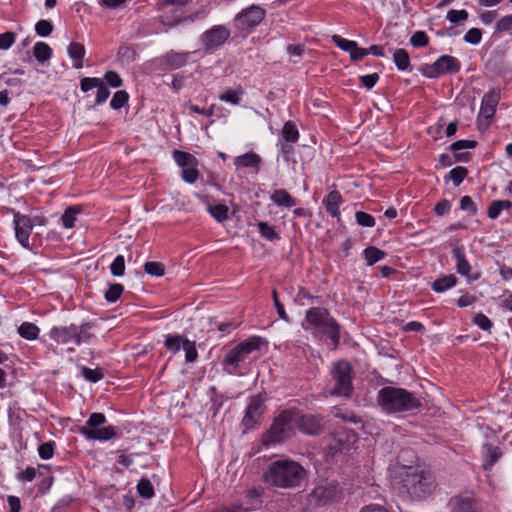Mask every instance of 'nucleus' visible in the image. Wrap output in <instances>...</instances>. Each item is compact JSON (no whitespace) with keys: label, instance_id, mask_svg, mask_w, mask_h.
Segmentation results:
<instances>
[{"label":"nucleus","instance_id":"19","mask_svg":"<svg viewBox=\"0 0 512 512\" xmlns=\"http://www.w3.org/2000/svg\"><path fill=\"white\" fill-rule=\"evenodd\" d=\"M482 454L484 458L483 468L489 470L500 459L502 451L498 446L485 443L482 447Z\"/></svg>","mask_w":512,"mask_h":512},{"label":"nucleus","instance_id":"11","mask_svg":"<svg viewBox=\"0 0 512 512\" xmlns=\"http://www.w3.org/2000/svg\"><path fill=\"white\" fill-rule=\"evenodd\" d=\"M342 490L338 483L331 482L316 486L308 496L311 506L322 507L341 498Z\"/></svg>","mask_w":512,"mask_h":512},{"label":"nucleus","instance_id":"62","mask_svg":"<svg viewBox=\"0 0 512 512\" xmlns=\"http://www.w3.org/2000/svg\"><path fill=\"white\" fill-rule=\"evenodd\" d=\"M104 79L108 85L114 88H118L122 85V79L119 74L115 71H108L104 75Z\"/></svg>","mask_w":512,"mask_h":512},{"label":"nucleus","instance_id":"60","mask_svg":"<svg viewBox=\"0 0 512 512\" xmlns=\"http://www.w3.org/2000/svg\"><path fill=\"white\" fill-rule=\"evenodd\" d=\"M476 145L477 142L473 140H458L452 143L449 149L453 152H457L463 149H473Z\"/></svg>","mask_w":512,"mask_h":512},{"label":"nucleus","instance_id":"21","mask_svg":"<svg viewBox=\"0 0 512 512\" xmlns=\"http://www.w3.org/2000/svg\"><path fill=\"white\" fill-rule=\"evenodd\" d=\"M452 256L456 260L457 273L463 276H469L471 272V265L466 259L463 247H454L452 250Z\"/></svg>","mask_w":512,"mask_h":512},{"label":"nucleus","instance_id":"27","mask_svg":"<svg viewBox=\"0 0 512 512\" xmlns=\"http://www.w3.org/2000/svg\"><path fill=\"white\" fill-rule=\"evenodd\" d=\"M457 283V278L450 274V275H444L438 279H436L433 283H432V289L435 291V292H438V293H441V292H444L452 287H454Z\"/></svg>","mask_w":512,"mask_h":512},{"label":"nucleus","instance_id":"17","mask_svg":"<svg viewBox=\"0 0 512 512\" xmlns=\"http://www.w3.org/2000/svg\"><path fill=\"white\" fill-rule=\"evenodd\" d=\"M229 35L230 32L225 27L215 26L203 34L202 42L206 48H217L229 38Z\"/></svg>","mask_w":512,"mask_h":512},{"label":"nucleus","instance_id":"24","mask_svg":"<svg viewBox=\"0 0 512 512\" xmlns=\"http://www.w3.org/2000/svg\"><path fill=\"white\" fill-rule=\"evenodd\" d=\"M271 201L280 207L291 208L297 204V200L293 198L285 189L275 190L271 196Z\"/></svg>","mask_w":512,"mask_h":512},{"label":"nucleus","instance_id":"46","mask_svg":"<svg viewBox=\"0 0 512 512\" xmlns=\"http://www.w3.org/2000/svg\"><path fill=\"white\" fill-rule=\"evenodd\" d=\"M468 174L465 167L458 166L449 172L450 179L453 181L454 186H459Z\"/></svg>","mask_w":512,"mask_h":512},{"label":"nucleus","instance_id":"53","mask_svg":"<svg viewBox=\"0 0 512 512\" xmlns=\"http://www.w3.org/2000/svg\"><path fill=\"white\" fill-rule=\"evenodd\" d=\"M356 222L363 227H373L375 225V219L372 215L363 212L357 211L355 213Z\"/></svg>","mask_w":512,"mask_h":512},{"label":"nucleus","instance_id":"14","mask_svg":"<svg viewBox=\"0 0 512 512\" xmlns=\"http://www.w3.org/2000/svg\"><path fill=\"white\" fill-rule=\"evenodd\" d=\"M265 410L264 400L260 395H254L250 398L246 407L242 424L245 429L254 428L260 421Z\"/></svg>","mask_w":512,"mask_h":512},{"label":"nucleus","instance_id":"5","mask_svg":"<svg viewBox=\"0 0 512 512\" xmlns=\"http://www.w3.org/2000/svg\"><path fill=\"white\" fill-rule=\"evenodd\" d=\"M401 475L403 488L411 497L421 498L432 493L434 480L429 472L407 467Z\"/></svg>","mask_w":512,"mask_h":512},{"label":"nucleus","instance_id":"26","mask_svg":"<svg viewBox=\"0 0 512 512\" xmlns=\"http://www.w3.org/2000/svg\"><path fill=\"white\" fill-rule=\"evenodd\" d=\"M18 333L22 338L33 341L39 337L40 329L32 322H23L18 327Z\"/></svg>","mask_w":512,"mask_h":512},{"label":"nucleus","instance_id":"44","mask_svg":"<svg viewBox=\"0 0 512 512\" xmlns=\"http://www.w3.org/2000/svg\"><path fill=\"white\" fill-rule=\"evenodd\" d=\"M468 12L464 9L454 10L451 9L447 12L446 18L453 24H458L461 22H465L468 19Z\"/></svg>","mask_w":512,"mask_h":512},{"label":"nucleus","instance_id":"3","mask_svg":"<svg viewBox=\"0 0 512 512\" xmlns=\"http://www.w3.org/2000/svg\"><path fill=\"white\" fill-rule=\"evenodd\" d=\"M377 403L386 413H401L418 409L420 400L410 391L393 386H386L379 390Z\"/></svg>","mask_w":512,"mask_h":512},{"label":"nucleus","instance_id":"32","mask_svg":"<svg viewBox=\"0 0 512 512\" xmlns=\"http://www.w3.org/2000/svg\"><path fill=\"white\" fill-rule=\"evenodd\" d=\"M173 158L176 164L182 167V169L191 165H197V159L192 154L184 151L174 150Z\"/></svg>","mask_w":512,"mask_h":512},{"label":"nucleus","instance_id":"47","mask_svg":"<svg viewBox=\"0 0 512 512\" xmlns=\"http://www.w3.org/2000/svg\"><path fill=\"white\" fill-rule=\"evenodd\" d=\"M333 43L341 50L350 53L351 49H355L356 41L345 39L339 35L332 36Z\"/></svg>","mask_w":512,"mask_h":512},{"label":"nucleus","instance_id":"40","mask_svg":"<svg viewBox=\"0 0 512 512\" xmlns=\"http://www.w3.org/2000/svg\"><path fill=\"white\" fill-rule=\"evenodd\" d=\"M242 95H243V91L241 89H239V90L228 89L219 96V99L221 101H225V102L231 103L233 105H238L241 101Z\"/></svg>","mask_w":512,"mask_h":512},{"label":"nucleus","instance_id":"4","mask_svg":"<svg viewBox=\"0 0 512 512\" xmlns=\"http://www.w3.org/2000/svg\"><path fill=\"white\" fill-rule=\"evenodd\" d=\"M296 409L281 411L274 419L270 428L263 434L262 443L265 446L282 443L293 436Z\"/></svg>","mask_w":512,"mask_h":512},{"label":"nucleus","instance_id":"28","mask_svg":"<svg viewBox=\"0 0 512 512\" xmlns=\"http://www.w3.org/2000/svg\"><path fill=\"white\" fill-rule=\"evenodd\" d=\"M261 163V158L255 153H246L238 156L234 160V164L237 167H255L258 169Z\"/></svg>","mask_w":512,"mask_h":512},{"label":"nucleus","instance_id":"63","mask_svg":"<svg viewBox=\"0 0 512 512\" xmlns=\"http://www.w3.org/2000/svg\"><path fill=\"white\" fill-rule=\"evenodd\" d=\"M110 95V91L107 86L101 81L100 85L97 86L96 101L97 105L104 103Z\"/></svg>","mask_w":512,"mask_h":512},{"label":"nucleus","instance_id":"23","mask_svg":"<svg viewBox=\"0 0 512 512\" xmlns=\"http://www.w3.org/2000/svg\"><path fill=\"white\" fill-rule=\"evenodd\" d=\"M67 53L73 60V67L75 69H81L83 67V58L86 53L84 45L78 42H72L67 48Z\"/></svg>","mask_w":512,"mask_h":512},{"label":"nucleus","instance_id":"12","mask_svg":"<svg viewBox=\"0 0 512 512\" xmlns=\"http://www.w3.org/2000/svg\"><path fill=\"white\" fill-rule=\"evenodd\" d=\"M499 101L500 90L498 89H492L483 96L477 117V125L480 130L486 129L490 125V120L495 115Z\"/></svg>","mask_w":512,"mask_h":512},{"label":"nucleus","instance_id":"55","mask_svg":"<svg viewBox=\"0 0 512 512\" xmlns=\"http://www.w3.org/2000/svg\"><path fill=\"white\" fill-rule=\"evenodd\" d=\"M473 323L484 331H490L493 326L491 320L483 313L476 314Z\"/></svg>","mask_w":512,"mask_h":512},{"label":"nucleus","instance_id":"22","mask_svg":"<svg viewBox=\"0 0 512 512\" xmlns=\"http://www.w3.org/2000/svg\"><path fill=\"white\" fill-rule=\"evenodd\" d=\"M343 202L342 196L339 191L333 190L329 192L326 199L324 200V205L326 211L334 218L340 217L339 206Z\"/></svg>","mask_w":512,"mask_h":512},{"label":"nucleus","instance_id":"15","mask_svg":"<svg viewBox=\"0 0 512 512\" xmlns=\"http://www.w3.org/2000/svg\"><path fill=\"white\" fill-rule=\"evenodd\" d=\"M13 226L17 241L24 248L30 249L29 238L34 227L32 218L28 215L15 213V219H13Z\"/></svg>","mask_w":512,"mask_h":512},{"label":"nucleus","instance_id":"39","mask_svg":"<svg viewBox=\"0 0 512 512\" xmlns=\"http://www.w3.org/2000/svg\"><path fill=\"white\" fill-rule=\"evenodd\" d=\"M124 291V287L120 283L111 284L108 290L105 292L104 297L107 302L114 303L116 302Z\"/></svg>","mask_w":512,"mask_h":512},{"label":"nucleus","instance_id":"7","mask_svg":"<svg viewBox=\"0 0 512 512\" xmlns=\"http://www.w3.org/2000/svg\"><path fill=\"white\" fill-rule=\"evenodd\" d=\"M331 375L335 385L333 389L330 390V395L350 397L353 391V369L351 364L345 360L335 362L333 364Z\"/></svg>","mask_w":512,"mask_h":512},{"label":"nucleus","instance_id":"34","mask_svg":"<svg viewBox=\"0 0 512 512\" xmlns=\"http://www.w3.org/2000/svg\"><path fill=\"white\" fill-rule=\"evenodd\" d=\"M282 137L286 142L295 143L299 139V131L292 121H287L282 128Z\"/></svg>","mask_w":512,"mask_h":512},{"label":"nucleus","instance_id":"61","mask_svg":"<svg viewBox=\"0 0 512 512\" xmlns=\"http://www.w3.org/2000/svg\"><path fill=\"white\" fill-rule=\"evenodd\" d=\"M15 38V34L10 31L0 34V50L9 49L15 42Z\"/></svg>","mask_w":512,"mask_h":512},{"label":"nucleus","instance_id":"38","mask_svg":"<svg viewBox=\"0 0 512 512\" xmlns=\"http://www.w3.org/2000/svg\"><path fill=\"white\" fill-rule=\"evenodd\" d=\"M137 491L143 498L150 499L154 496V488L148 478H141L137 484Z\"/></svg>","mask_w":512,"mask_h":512},{"label":"nucleus","instance_id":"31","mask_svg":"<svg viewBox=\"0 0 512 512\" xmlns=\"http://www.w3.org/2000/svg\"><path fill=\"white\" fill-rule=\"evenodd\" d=\"M186 338L182 335L168 334L165 336L164 346L173 354H176L183 347Z\"/></svg>","mask_w":512,"mask_h":512},{"label":"nucleus","instance_id":"20","mask_svg":"<svg viewBox=\"0 0 512 512\" xmlns=\"http://www.w3.org/2000/svg\"><path fill=\"white\" fill-rule=\"evenodd\" d=\"M189 55V52L170 51L163 57V63L171 70L179 69L187 64Z\"/></svg>","mask_w":512,"mask_h":512},{"label":"nucleus","instance_id":"8","mask_svg":"<svg viewBox=\"0 0 512 512\" xmlns=\"http://www.w3.org/2000/svg\"><path fill=\"white\" fill-rule=\"evenodd\" d=\"M106 423V417L103 413H92L86 426L79 428V433L88 440L107 441L116 436V429L113 426L100 427Z\"/></svg>","mask_w":512,"mask_h":512},{"label":"nucleus","instance_id":"16","mask_svg":"<svg viewBox=\"0 0 512 512\" xmlns=\"http://www.w3.org/2000/svg\"><path fill=\"white\" fill-rule=\"evenodd\" d=\"M294 426L307 435H319L323 432L322 418L312 414L300 415L296 410Z\"/></svg>","mask_w":512,"mask_h":512},{"label":"nucleus","instance_id":"2","mask_svg":"<svg viewBox=\"0 0 512 512\" xmlns=\"http://www.w3.org/2000/svg\"><path fill=\"white\" fill-rule=\"evenodd\" d=\"M302 328L311 331L317 338L328 337L333 347L340 342V325L330 315L329 311L322 307H312L306 311L302 321Z\"/></svg>","mask_w":512,"mask_h":512},{"label":"nucleus","instance_id":"45","mask_svg":"<svg viewBox=\"0 0 512 512\" xmlns=\"http://www.w3.org/2000/svg\"><path fill=\"white\" fill-rule=\"evenodd\" d=\"M182 348L185 351V360L187 362H194L197 360L198 352L194 341L186 339Z\"/></svg>","mask_w":512,"mask_h":512},{"label":"nucleus","instance_id":"58","mask_svg":"<svg viewBox=\"0 0 512 512\" xmlns=\"http://www.w3.org/2000/svg\"><path fill=\"white\" fill-rule=\"evenodd\" d=\"M272 298H273V302H274V306L277 310V313L279 315V317L284 320L285 322L289 323L290 322V318L289 316L287 315L285 309H284V305L280 302L279 298H278V293L276 290H273L272 291Z\"/></svg>","mask_w":512,"mask_h":512},{"label":"nucleus","instance_id":"48","mask_svg":"<svg viewBox=\"0 0 512 512\" xmlns=\"http://www.w3.org/2000/svg\"><path fill=\"white\" fill-rule=\"evenodd\" d=\"M495 31L499 33L507 32L512 36V14L502 17L497 21Z\"/></svg>","mask_w":512,"mask_h":512},{"label":"nucleus","instance_id":"25","mask_svg":"<svg viewBox=\"0 0 512 512\" xmlns=\"http://www.w3.org/2000/svg\"><path fill=\"white\" fill-rule=\"evenodd\" d=\"M393 61L400 71L411 70L409 53L402 48H398L393 53Z\"/></svg>","mask_w":512,"mask_h":512},{"label":"nucleus","instance_id":"36","mask_svg":"<svg viewBox=\"0 0 512 512\" xmlns=\"http://www.w3.org/2000/svg\"><path fill=\"white\" fill-rule=\"evenodd\" d=\"M257 227L259 229V233L261 234V236L269 241H275L280 238L275 228L269 225L267 222H259L257 224Z\"/></svg>","mask_w":512,"mask_h":512},{"label":"nucleus","instance_id":"50","mask_svg":"<svg viewBox=\"0 0 512 512\" xmlns=\"http://www.w3.org/2000/svg\"><path fill=\"white\" fill-rule=\"evenodd\" d=\"M53 31V25L48 20H39L35 25V32L40 37H47Z\"/></svg>","mask_w":512,"mask_h":512},{"label":"nucleus","instance_id":"35","mask_svg":"<svg viewBox=\"0 0 512 512\" xmlns=\"http://www.w3.org/2000/svg\"><path fill=\"white\" fill-rule=\"evenodd\" d=\"M207 210L218 222H224L228 219L229 209L225 204L209 205Z\"/></svg>","mask_w":512,"mask_h":512},{"label":"nucleus","instance_id":"57","mask_svg":"<svg viewBox=\"0 0 512 512\" xmlns=\"http://www.w3.org/2000/svg\"><path fill=\"white\" fill-rule=\"evenodd\" d=\"M102 79L96 77H84L80 81V88L83 92H87L100 85Z\"/></svg>","mask_w":512,"mask_h":512},{"label":"nucleus","instance_id":"29","mask_svg":"<svg viewBox=\"0 0 512 512\" xmlns=\"http://www.w3.org/2000/svg\"><path fill=\"white\" fill-rule=\"evenodd\" d=\"M511 207L512 202L509 200H494L488 207V217L490 219H497L503 210H508Z\"/></svg>","mask_w":512,"mask_h":512},{"label":"nucleus","instance_id":"51","mask_svg":"<svg viewBox=\"0 0 512 512\" xmlns=\"http://www.w3.org/2000/svg\"><path fill=\"white\" fill-rule=\"evenodd\" d=\"M197 165H191L189 167H186L184 169H182V179L189 183V184H193L197 181L198 177H199V171L198 169L196 168Z\"/></svg>","mask_w":512,"mask_h":512},{"label":"nucleus","instance_id":"1","mask_svg":"<svg viewBox=\"0 0 512 512\" xmlns=\"http://www.w3.org/2000/svg\"><path fill=\"white\" fill-rule=\"evenodd\" d=\"M306 476L301 464L291 459H279L271 462L263 473V480L277 488H295Z\"/></svg>","mask_w":512,"mask_h":512},{"label":"nucleus","instance_id":"42","mask_svg":"<svg viewBox=\"0 0 512 512\" xmlns=\"http://www.w3.org/2000/svg\"><path fill=\"white\" fill-rule=\"evenodd\" d=\"M128 99H129V95L126 91H124V90L117 91L113 95V97L110 101V106L113 109L118 110V109L122 108L128 102Z\"/></svg>","mask_w":512,"mask_h":512},{"label":"nucleus","instance_id":"52","mask_svg":"<svg viewBox=\"0 0 512 512\" xmlns=\"http://www.w3.org/2000/svg\"><path fill=\"white\" fill-rule=\"evenodd\" d=\"M54 449H55V442L49 441L41 444L38 448L39 456L44 459L48 460L51 459L54 455Z\"/></svg>","mask_w":512,"mask_h":512},{"label":"nucleus","instance_id":"64","mask_svg":"<svg viewBox=\"0 0 512 512\" xmlns=\"http://www.w3.org/2000/svg\"><path fill=\"white\" fill-rule=\"evenodd\" d=\"M379 80L377 73L360 76V81L367 89H372Z\"/></svg>","mask_w":512,"mask_h":512},{"label":"nucleus","instance_id":"13","mask_svg":"<svg viewBox=\"0 0 512 512\" xmlns=\"http://www.w3.org/2000/svg\"><path fill=\"white\" fill-rule=\"evenodd\" d=\"M266 12L257 5H252L238 13L234 19V24L240 31H251L264 19Z\"/></svg>","mask_w":512,"mask_h":512},{"label":"nucleus","instance_id":"54","mask_svg":"<svg viewBox=\"0 0 512 512\" xmlns=\"http://www.w3.org/2000/svg\"><path fill=\"white\" fill-rule=\"evenodd\" d=\"M428 42V36L423 31L415 32L410 38V43L414 47H425Z\"/></svg>","mask_w":512,"mask_h":512},{"label":"nucleus","instance_id":"30","mask_svg":"<svg viewBox=\"0 0 512 512\" xmlns=\"http://www.w3.org/2000/svg\"><path fill=\"white\" fill-rule=\"evenodd\" d=\"M33 55L39 63H44L51 58L52 49L45 42H37L33 47Z\"/></svg>","mask_w":512,"mask_h":512},{"label":"nucleus","instance_id":"59","mask_svg":"<svg viewBox=\"0 0 512 512\" xmlns=\"http://www.w3.org/2000/svg\"><path fill=\"white\" fill-rule=\"evenodd\" d=\"M460 208L466 211L470 216H474L477 213V208L470 196H463L460 200Z\"/></svg>","mask_w":512,"mask_h":512},{"label":"nucleus","instance_id":"6","mask_svg":"<svg viewBox=\"0 0 512 512\" xmlns=\"http://www.w3.org/2000/svg\"><path fill=\"white\" fill-rule=\"evenodd\" d=\"M93 325L83 323L80 326L70 324L68 326H54L49 331V337L57 344L67 345L73 343L77 346L88 343L94 337Z\"/></svg>","mask_w":512,"mask_h":512},{"label":"nucleus","instance_id":"33","mask_svg":"<svg viewBox=\"0 0 512 512\" xmlns=\"http://www.w3.org/2000/svg\"><path fill=\"white\" fill-rule=\"evenodd\" d=\"M363 255L366 264L371 266L376 262L382 260L386 256V253L375 246H369L366 249H364Z\"/></svg>","mask_w":512,"mask_h":512},{"label":"nucleus","instance_id":"41","mask_svg":"<svg viewBox=\"0 0 512 512\" xmlns=\"http://www.w3.org/2000/svg\"><path fill=\"white\" fill-rule=\"evenodd\" d=\"M144 271L151 275V276H156V277H160L162 275H164V272H165V268H164V265L160 262H156V261H150V262H146L144 264Z\"/></svg>","mask_w":512,"mask_h":512},{"label":"nucleus","instance_id":"9","mask_svg":"<svg viewBox=\"0 0 512 512\" xmlns=\"http://www.w3.org/2000/svg\"><path fill=\"white\" fill-rule=\"evenodd\" d=\"M460 69L461 63L456 57L442 55L434 63L422 65L419 71L423 76L435 79L443 74L457 73Z\"/></svg>","mask_w":512,"mask_h":512},{"label":"nucleus","instance_id":"43","mask_svg":"<svg viewBox=\"0 0 512 512\" xmlns=\"http://www.w3.org/2000/svg\"><path fill=\"white\" fill-rule=\"evenodd\" d=\"M81 374L87 381H90L92 383L100 381L104 376L100 369H91L86 366H83L81 368Z\"/></svg>","mask_w":512,"mask_h":512},{"label":"nucleus","instance_id":"10","mask_svg":"<svg viewBox=\"0 0 512 512\" xmlns=\"http://www.w3.org/2000/svg\"><path fill=\"white\" fill-rule=\"evenodd\" d=\"M263 342V339L259 336L248 338L236 345L225 355L223 364L234 367L239 366L240 363L244 362L248 358L249 354L259 350Z\"/></svg>","mask_w":512,"mask_h":512},{"label":"nucleus","instance_id":"49","mask_svg":"<svg viewBox=\"0 0 512 512\" xmlns=\"http://www.w3.org/2000/svg\"><path fill=\"white\" fill-rule=\"evenodd\" d=\"M111 274L114 276H122L125 272V259L122 255L115 257L110 265Z\"/></svg>","mask_w":512,"mask_h":512},{"label":"nucleus","instance_id":"18","mask_svg":"<svg viewBox=\"0 0 512 512\" xmlns=\"http://www.w3.org/2000/svg\"><path fill=\"white\" fill-rule=\"evenodd\" d=\"M448 506L450 512H479L470 495H456L449 500Z\"/></svg>","mask_w":512,"mask_h":512},{"label":"nucleus","instance_id":"37","mask_svg":"<svg viewBox=\"0 0 512 512\" xmlns=\"http://www.w3.org/2000/svg\"><path fill=\"white\" fill-rule=\"evenodd\" d=\"M80 209L76 207H69L65 210L61 217L62 224L65 228H73L75 225L76 217L80 213Z\"/></svg>","mask_w":512,"mask_h":512},{"label":"nucleus","instance_id":"56","mask_svg":"<svg viewBox=\"0 0 512 512\" xmlns=\"http://www.w3.org/2000/svg\"><path fill=\"white\" fill-rule=\"evenodd\" d=\"M481 39L482 31L478 28H471L464 35L465 42L473 45L480 43Z\"/></svg>","mask_w":512,"mask_h":512}]
</instances>
